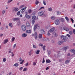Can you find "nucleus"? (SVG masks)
Here are the masks:
<instances>
[{
	"mask_svg": "<svg viewBox=\"0 0 75 75\" xmlns=\"http://www.w3.org/2000/svg\"><path fill=\"white\" fill-rule=\"evenodd\" d=\"M20 19L19 18H14L12 19L13 21H17V20H19Z\"/></svg>",
	"mask_w": 75,
	"mask_h": 75,
	"instance_id": "nucleus-9",
	"label": "nucleus"
},
{
	"mask_svg": "<svg viewBox=\"0 0 75 75\" xmlns=\"http://www.w3.org/2000/svg\"><path fill=\"white\" fill-rule=\"evenodd\" d=\"M43 14L44 13L43 12H41L38 13V15L39 16H42Z\"/></svg>",
	"mask_w": 75,
	"mask_h": 75,
	"instance_id": "nucleus-7",
	"label": "nucleus"
},
{
	"mask_svg": "<svg viewBox=\"0 0 75 75\" xmlns=\"http://www.w3.org/2000/svg\"><path fill=\"white\" fill-rule=\"evenodd\" d=\"M45 46H44L43 47V48L44 50H45Z\"/></svg>",
	"mask_w": 75,
	"mask_h": 75,
	"instance_id": "nucleus-49",
	"label": "nucleus"
},
{
	"mask_svg": "<svg viewBox=\"0 0 75 75\" xmlns=\"http://www.w3.org/2000/svg\"><path fill=\"white\" fill-rule=\"evenodd\" d=\"M44 8L43 7H42L40 8V9H39V11L40 10L42 9V8Z\"/></svg>",
	"mask_w": 75,
	"mask_h": 75,
	"instance_id": "nucleus-59",
	"label": "nucleus"
},
{
	"mask_svg": "<svg viewBox=\"0 0 75 75\" xmlns=\"http://www.w3.org/2000/svg\"><path fill=\"white\" fill-rule=\"evenodd\" d=\"M8 41V40L7 39H5L4 40L3 43L4 44H7V42Z\"/></svg>",
	"mask_w": 75,
	"mask_h": 75,
	"instance_id": "nucleus-8",
	"label": "nucleus"
},
{
	"mask_svg": "<svg viewBox=\"0 0 75 75\" xmlns=\"http://www.w3.org/2000/svg\"><path fill=\"white\" fill-rule=\"evenodd\" d=\"M63 42H62L61 41H59L58 42V44L59 45H61L62 43Z\"/></svg>",
	"mask_w": 75,
	"mask_h": 75,
	"instance_id": "nucleus-28",
	"label": "nucleus"
},
{
	"mask_svg": "<svg viewBox=\"0 0 75 75\" xmlns=\"http://www.w3.org/2000/svg\"><path fill=\"white\" fill-rule=\"evenodd\" d=\"M45 40L47 41H49V39L48 38H47Z\"/></svg>",
	"mask_w": 75,
	"mask_h": 75,
	"instance_id": "nucleus-47",
	"label": "nucleus"
},
{
	"mask_svg": "<svg viewBox=\"0 0 75 75\" xmlns=\"http://www.w3.org/2000/svg\"><path fill=\"white\" fill-rule=\"evenodd\" d=\"M21 28L23 31H25L26 30V26L24 25L22 26Z\"/></svg>",
	"mask_w": 75,
	"mask_h": 75,
	"instance_id": "nucleus-2",
	"label": "nucleus"
},
{
	"mask_svg": "<svg viewBox=\"0 0 75 75\" xmlns=\"http://www.w3.org/2000/svg\"><path fill=\"white\" fill-rule=\"evenodd\" d=\"M31 33V31L30 30H29L28 33Z\"/></svg>",
	"mask_w": 75,
	"mask_h": 75,
	"instance_id": "nucleus-64",
	"label": "nucleus"
},
{
	"mask_svg": "<svg viewBox=\"0 0 75 75\" xmlns=\"http://www.w3.org/2000/svg\"><path fill=\"white\" fill-rule=\"evenodd\" d=\"M39 3V2L37 0L35 2V4L36 5L38 4Z\"/></svg>",
	"mask_w": 75,
	"mask_h": 75,
	"instance_id": "nucleus-30",
	"label": "nucleus"
},
{
	"mask_svg": "<svg viewBox=\"0 0 75 75\" xmlns=\"http://www.w3.org/2000/svg\"><path fill=\"white\" fill-rule=\"evenodd\" d=\"M37 28H38V29H40V26L38 25V24H37Z\"/></svg>",
	"mask_w": 75,
	"mask_h": 75,
	"instance_id": "nucleus-53",
	"label": "nucleus"
},
{
	"mask_svg": "<svg viewBox=\"0 0 75 75\" xmlns=\"http://www.w3.org/2000/svg\"><path fill=\"white\" fill-rule=\"evenodd\" d=\"M37 26H38L37 24H36L34 26V30L35 31L36 30V29H37Z\"/></svg>",
	"mask_w": 75,
	"mask_h": 75,
	"instance_id": "nucleus-15",
	"label": "nucleus"
},
{
	"mask_svg": "<svg viewBox=\"0 0 75 75\" xmlns=\"http://www.w3.org/2000/svg\"><path fill=\"white\" fill-rule=\"evenodd\" d=\"M12 73L11 72H10L9 73V75H11Z\"/></svg>",
	"mask_w": 75,
	"mask_h": 75,
	"instance_id": "nucleus-63",
	"label": "nucleus"
},
{
	"mask_svg": "<svg viewBox=\"0 0 75 75\" xmlns=\"http://www.w3.org/2000/svg\"><path fill=\"white\" fill-rule=\"evenodd\" d=\"M17 14V15H18V16H19L20 14V11H18V12Z\"/></svg>",
	"mask_w": 75,
	"mask_h": 75,
	"instance_id": "nucleus-32",
	"label": "nucleus"
},
{
	"mask_svg": "<svg viewBox=\"0 0 75 75\" xmlns=\"http://www.w3.org/2000/svg\"><path fill=\"white\" fill-rule=\"evenodd\" d=\"M9 25L10 27H13V24L12 23H10L9 24Z\"/></svg>",
	"mask_w": 75,
	"mask_h": 75,
	"instance_id": "nucleus-19",
	"label": "nucleus"
},
{
	"mask_svg": "<svg viewBox=\"0 0 75 75\" xmlns=\"http://www.w3.org/2000/svg\"><path fill=\"white\" fill-rule=\"evenodd\" d=\"M55 23L56 25H58L59 24L60 22L59 20L58 19H57L55 21Z\"/></svg>",
	"mask_w": 75,
	"mask_h": 75,
	"instance_id": "nucleus-4",
	"label": "nucleus"
},
{
	"mask_svg": "<svg viewBox=\"0 0 75 75\" xmlns=\"http://www.w3.org/2000/svg\"><path fill=\"white\" fill-rule=\"evenodd\" d=\"M25 17H26L27 18H28V15L27 14H26L25 16Z\"/></svg>",
	"mask_w": 75,
	"mask_h": 75,
	"instance_id": "nucleus-33",
	"label": "nucleus"
},
{
	"mask_svg": "<svg viewBox=\"0 0 75 75\" xmlns=\"http://www.w3.org/2000/svg\"><path fill=\"white\" fill-rule=\"evenodd\" d=\"M26 27H28V22H27L26 24Z\"/></svg>",
	"mask_w": 75,
	"mask_h": 75,
	"instance_id": "nucleus-36",
	"label": "nucleus"
},
{
	"mask_svg": "<svg viewBox=\"0 0 75 75\" xmlns=\"http://www.w3.org/2000/svg\"><path fill=\"white\" fill-rule=\"evenodd\" d=\"M23 69V67H20V68L19 69V70H20V71H21L22 70V69Z\"/></svg>",
	"mask_w": 75,
	"mask_h": 75,
	"instance_id": "nucleus-45",
	"label": "nucleus"
},
{
	"mask_svg": "<svg viewBox=\"0 0 75 75\" xmlns=\"http://www.w3.org/2000/svg\"><path fill=\"white\" fill-rule=\"evenodd\" d=\"M22 61V59H21V58L20 57L19 58V61Z\"/></svg>",
	"mask_w": 75,
	"mask_h": 75,
	"instance_id": "nucleus-57",
	"label": "nucleus"
},
{
	"mask_svg": "<svg viewBox=\"0 0 75 75\" xmlns=\"http://www.w3.org/2000/svg\"><path fill=\"white\" fill-rule=\"evenodd\" d=\"M32 52H33V50H31L30 52L29 53V55H31V53H30Z\"/></svg>",
	"mask_w": 75,
	"mask_h": 75,
	"instance_id": "nucleus-42",
	"label": "nucleus"
},
{
	"mask_svg": "<svg viewBox=\"0 0 75 75\" xmlns=\"http://www.w3.org/2000/svg\"><path fill=\"white\" fill-rule=\"evenodd\" d=\"M39 45L40 46H42L43 45L41 44H39Z\"/></svg>",
	"mask_w": 75,
	"mask_h": 75,
	"instance_id": "nucleus-56",
	"label": "nucleus"
},
{
	"mask_svg": "<svg viewBox=\"0 0 75 75\" xmlns=\"http://www.w3.org/2000/svg\"><path fill=\"white\" fill-rule=\"evenodd\" d=\"M27 8V7H25V8H23L21 9V13H24V11L25 10V9Z\"/></svg>",
	"mask_w": 75,
	"mask_h": 75,
	"instance_id": "nucleus-3",
	"label": "nucleus"
},
{
	"mask_svg": "<svg viewBox=\"0 0 75 75\" xmlns=\"http://www.w3.org/2000/svg\"><path fill=\"white\" fill-rule=\"evenodd\" d=\"M73 33L74 34H75V29H73Z\"/></svg>",
	"mask_w": 75,
	"mask_h": 75,
	"instance_id": "nucleus-55",
	"label": "nucleus"
},
{
	"mask_svg": "<svg viewBox=\"0 0 75 75\" xmlns=\"http://www.w3.org/2000/svg\"><path fill=\"white\" fill-rule=\"evenodd\" d=\"M68 48H69V47L68 46H67L66 47H64L63 49V50H65V51H66V50Z\"/></svg>",
	"mask_w": 75,
	"mask_h": 75,
	"instance_id": "nucleus-16",
	"label": "nucleus"
},
{
	"mask_svg": "<svg viewBox=\"0 0 75 75\" xmlns=\"http://www.w3.org/2000/svg\"><path fill=\"white\" fill-rule=\"evenodd\" d=\"M51 19L52 20H54L55 19V17L54 16H52L51 17Z\"/></svg>",
	"mask_w": 75,
	"mask_h": 75,
	"instance_id": "nucleus-37",
	"label": "nucleus"
},
{
	"mask_svg": "<svg viewBox=\"0 0 75 75\" xmlns=\"http://www.w3.org/2000/svg\"><path fill=\"white\" fill-rule=\"evenodd\" d=\"M36 20V16H33L32 17V21L35 20Z\"/></svg>",
	"mask_w": 75,
	"mask_h": 75,
	"instance_id": "nucleus-14",
	"label": "nucleus"
},
{
	"mask_svg": "<svg viewBox=\"0 0 75 75\" xmlns=\"http://www.w3.org/2000/svg\"><path fill=\"white\" fill-rule=\"evenodd\" d=\"M49 69V67H47L46 69V70H47Z\"/></svg>",
	"mask_w": 75,
	"mask_h": 75,
	"instance_id": "nucleus-61",
	"label": "nucleus"
},
{
	"mask_svg": "<svg viewBox=\"0 0 75 75\" xmlns=\"http://www.w3.org/2000/svg\"><path fill=\"white\" fill-rule=\"evenodd\" d=\"M51 61H50V60L49 59H47L46 60V62L47 63H50L51 62Z\"/></svg>",
	"mask_w": 75,
	"mask_h": 75,
	"instance_id": "nucleus-17",
	"label": "nucleus"
},
{
	"mask_svg": "<svg viewBox=\"0 0 75 75\" xmlns=\"http://www.w3.org/2000/svg\"><path fill=\"white\" fill-rule=\"evenodd\" d=\"M43 4L44 5H46V2H45V1H43Z\"/></svg>",
	"mask_w": 75,
	"mask_h": 75,
	"instance_id": "nucleus-40",
	"label": "nucleus"
},
{
	"mask_svg": "<svg viewBox=\"0 0 75 75\" xmlns=\"http://www.w3.org/2000/svg\"><path fill=\"white\" fill-rule=\"evenodd\" d=\"M67 36L68 37H70V35L69 34H67Z\"/></svg>",
	"mask_w": 75,
	"mask_h": 75,
	"instance_id": "nucleus-60",
	"label": "nucleus"
},
{
	"mask_svg": "<svg viewBox=\"0 0 75 75\" xmlns=\"http://www.w3.org/2000/svg\"><path fill=\"white\" fill-rule=\"evenodd\" d=\"M45 62V61L44 60V59L43 58V60L42 62V63H44Z\"/></svg>",
	"mask_w": 75,
	"mask_h": 75,
	"instance_id": "nucleus-58",
	"label": "nucleus"
},
{
	"mask_svg": "<svg viewBox=\"0 0 75 75\" xmlns=\"http://www.w3.org/2000/svg\"><path fill=\"white\" fill-rule=\"evenodd\" d=\"M2 14H4L5 13V11L3 10L2 11Z\"/></svg>",
	"mask_w": 75,
	"mask_h": 75,
	"instance_id": "nucleus-52",
	"label": "nucleus"
},
{
	"mask_svg": "<svg viewBox=\"0 0 75 75\" xmlns=\"http://www.w3.org/2000/svg\"><path fill=\"white\" fill-rule=\"evenodd\" d=\"M71 20L72 21V23H74V21L72 19V18H71Z\"/></svg>",
	"mask_w": 75,
	"mask_h": 75,
	"instance_id": "nucleus-50",
	"label": "nucleus"
},
{
	"mask_svg": "<svg viewBox=\"0 0 75 75\" xmlns=\"http://www.w3.org/2000/svg\"><path fill=\"white\" fill-rule=\"evenodd\" d=\"M11 51H12V50H11V49H9V53H11Z\"/></svg>",
	"mask_w": 75,
	"mask_h": 75,
	"instance_id": "nucleus-38",
	"label": "nucleus"
},
{
	"mask_svg": "<svg viewBox=\"0 0 75 75\" xmlns=\"http://www.w3.org/2000/svg\"><path fill=\"white\" fill-rule=\"evenodd\" d=\"M70 62V60H67L65 61V64H68V63Z\"/></svg>",
	"mask_w": 75,
	"mask_h": 75,
	"instance_id": "nucleus-20",
	"label": "nucleus"
},
{
	"mask_svg": "<svg viewBox=\"0 0 75 75\" xmlns=\"http://www.w3.org/2000/svg\"><path fill=\"white\" fill-rule=\"evenodd\" d=\"M70 51L72 52H74V54H75V50H74V49H71V50H70Z\"/></svg>",
	"mask_w": 75,
	"mask_h": 75,
	"instance_id": "nucleus-22",
	"label": "nucleus"
},
{
	"mask_svg": "<svg viewBox=\"0 0 75 75\" xmlns=\"http://www.w3.org/2000/svg\"><path fill=\"white\" fill-rule=\"evenodd\" d=\"M53 34V35H54V36H57V35H56V33L55 32Z\"/></svg>",
	"mask_w": 75,
	"mask_h": 75,
	"instance_id": "nucleus-43",
	"label": "nucleus"
},
{
	"mask_svg": "<svg viewBox=\"0 0 75 75\" xmlns=\"http://www.w3.org/2000/svg\"><path fill=\"white\" fill-rule=\"evenodd\" d=\"M27 34H25V33H24L22 34V37H23V38H25V37H27Z\"/></svg>",
	"mask_w": 75,
	"mask_h": 75,
	"instance_id": "nucleus-10",
	"label": "nucleus"
},
{
	"mask_svg": "<svg viewBox=\"0 0 75 75\" xmlns=\"http://www.w3.org/2000/svg\"><path fill=\"white\" fill-rule=\"evenodd\" d=\"M32 12V11H31V9H29V10H28V13H31V12Z\"/></svg>",
	"mask_w": 75,
	"mask_h": 75,
	"instance_id": "nucleus-34",
	"label": "nucleus"
},
{
	"mask_svg": "<svg viewBox=\"0 0 75 75\" xmlns=\"http://www.w3.org/2000/svg\"><path fill=\"white\" fill-rule=\"evenodd\" d=\"M63 29L64 30L66 31L67 32H68L69 31V29L67 27H66L65 28H63Z\"/></svg>",
	"mask_w": 75,
	"mask_h": 75,
	"instance_id": "nucleus-11",
	"label": "nucleus"
},
{
	"mask_svg": "<svg viewBox=\"0 0 75 75\" xmlns=\"http://www.w3.org/2000/svg\"><path fill=\"white\" fill-rule=\"evenodd\" d=\"M33 47L34 48H37V46L34 45H33Z\"/></svg>",
	"mask_w": 75,
	"mask_h": 75,
	"instance_id": "nucleus-46",
	"label": "nucleus"
},
{
	"mask_svg": "<svg viewBox=\"0 0 75 75\" xmlns=\"http://www.w3.org/2000/svg\"><path fill=\"white\" fill-rule=\"evenodd\" d=\"M18 8L17 7H14L13 8V11L15 12H17V11H18Z\"/></svg>",
	"mask_w": 75,
	"mask_h": 75,
	"instance_id": "nucleus-5",
	"label": "nucleus"
},
{
	"mask_svg": "<svg viewBox=\"0 0 75 75\" xmlns=\"http://www.w3.org/2000/svg\"><path fill=\"white\" fill-rule=\"evenodd\" d=\"M13 0H9L8 1V2H7V3H10V2H11L12 1H13Z\"/></svg>",
	"mask_w": 75,
	"mask_h": 75,
	"instance_id": "nucleus-41",
	"label": "nucleus"
},
{
	"mask_svg": "<svg viewBox=\"0 0 75 75\" xmlns=\"http://www.w3.org/2000/svg\"><path fill=\"white\" fill-rule=\"evenodd\" d=\"M27 68H24L23 69V71H27Z\"/></svg>",
	"mask_w": 75,
	"mask_h": 75,
	"instance_id": "nucleus-29",
	"label": "nucleus"
},
{
	"mask_svg": "<svg viewBox=\"0 0 75 75\" xmlns=\"http://www.w3.org/2000/svg\"><path fill=\"white\" fill-rule=\"evenodd\" d=\"M34 65H36V63L35 62H34L33 64Z\"/></svg>",
	"mask_w": 75,
	"mask_h": 75,
	"instance_id": "nucleus-62",
	"label": "nucleus"
},
{
	"mask_svg": "<svg viewBox=\"0 0 75 75\" xmlns=\"http://www.w3.org/2000/svg\"><path fill=\"white\" fill-rule=\"evenodd\" d=\"M61 38L63 40H64V41H63L64 42H66V40L68 38L67 37L63 35H62L61 36Z\"/></svg>",
	"mask_w": 75,
	"mask_h": 75,
	"instance_id": "nucleus-1",
	"label": "nucleus"
},
{
	"mask_svg": "<svg viewBox=\"0 0 75 75\" xmlns=\"http://www.w3.org/2000/svg\"><path fill=\"white\" fill-rule=\"evenodd\" d=\"M13 66L14 67H18V63H16L15 64H14Z\"/></svg>",
	"mask_w": 75,
	"mask_h": 75,
	"instance_id": "nucleus-18",
	"label": "nucleus"
},
{
	"mask_svg": "<svg viewBox=\"0 0 75 75\" xmlns=\"http://www.w3.org/2000/svg\"><path fill=\"white\" fill-rule=\"evenodd\" d=\"M66 20L67 21V22H69V18L67 17H65Z\"/></svg>",
	"mask_w": 75,
	"mask_h": 75,
	"instance_id": "nucleus-25",
	"label": "nucleus"
},
{
	"mask_svg": "<svg viewBox=\"0 0 75 75\" xmlns=\"http://www.w3.org/2000/svg\"><path fill=\"white\" fill-rule=\"evenodd\" d=\"M48 10L49 11H51L52 10V8H49L48 9Z\"/></svg>",
	"mask_w": 75,
	"mask_h": 75,
	"instance_id": "nucleus-39",
	"label": "nucleus"
},
{
	"mask_svg": "<svg viewBox=\"0 0 75 75\" xmlns=\"http://www.w3.org/2000/svg\"><path fill=\"white\" fill-rule=\"evenodd\" d=\"M69 34H70V35H71L72 34L73 32L72 31H70L69 32Z\"/></svg>",
	"mask_w": 75,
	"mask_h": 75,
	"instance_id": "nucleus-31",
	"label": "nucleus"
},
{
	"mask_svg": "<svg viewBox=\"0 0 75 75\" xmlns=\"http://www.w3.org/2000/svg\"><path fill=\"white\" fill-rule=\"evenodd\" d=\"M15 38L13 37L11 39V41L12 42H13V41H14V40H15Z\"/></svg>",
	"mask_w": 75,
	"mask_h": 75,
	"instance_id": "nucleus-24",
	"label": "nucleus"
},
{
	"mask_svg": "<svg viewBox=\"0 0 75 75\" xmlns=\"http://www.w3.org/2000/svg\"><path fill=\"white\" fill-rule=\"evenodd\" d=\"M32 21L33 24L34 25V23H35V20Z\"/></svg>",
	"mask_w": 75,
	"mask_h": 75,
	"instance_id": "nucleus-44",
	"label": "nucleus"
},
{
	"mask_svg": "<svg viewBox=\"0 0 75 75\" xmlns=\"http://www.w3.org/2000/svg\"><path fill=\"white\" fill-rule=\"evenodd\" d=\"M40 32L42 34H44L45 33V32L43 30H41Z\"/></svg>",
	"mask_w": 75,
	"mask_h": 75,
	"instance_id": "nucleus-12",
	"label": "nucleus"
},
{
	"mask_svg": "<svg viewBox=\"0 0 75 75\" xmlns=\"http://www.w3.org/2000/svg\"><path fill=\"white\" fill-rule=\"evenodd\" d=\"M55 29V28H52L50 29V32L51 33L53 32Z\"/></svg>",
	"mask_w": 75,
	"mask_h": 75,
	"instance_id": "nucleus-13",
	"label": "nucleus"
},
{
	"mask_svg": "<svg viewBox=\"0 0 75 75\" xmlns=\"http://www.w3.org/2000/svg\"><path fill=\"white\" fill-rule=\"evenodd\" d=\"M3 61L4 62H5L6 61V58H4L3 59Z\"/></svg>",
	"mask_w": 75,
	"mask_h": 75,
	"instance_id": "nucleus-27",
	"label": "nucleus"
},
{
	"mask_svg": "<svg viewBox=\"0 0 75 75\" xmlns=\"http://www.w3.org/2000/svg\"><path fill=\"white\" fill-rule=\"evenodd\" d=\"M42 35L40 34H39V38H42Z\"/></svg>",
	"mask_w": 75,
	"mask_h": 75,
	"instance_id": "nucleus-23",
	"label": "nucleus"
},
{
	"mask_svg": "<svg viewBox=\"0 0 75 75\" xmlns=\"http://www.w3.org/2000/svg\"><path fill=\"white\" fill-rule=\"evenodd\" d=\"M40 51L39 50H37L36 51V54H39V53H40Z\"/></svg>",
	"mask_w": 75,
	"mask_h": 75,
	"instance_id": "nucleus-21",
	"label": "nucleus"
},
{
	"mask_svg": "<svg viewBox=\"0 0 75 75\" xmlns=\"http://www.w3.org/2000/svg\"><path fill=\"white\" fill-rule=\"evenodd\" d=\"M35 38L36 40H37L38 38V35H37V32H35Z\"/></svg>",
	"mask_w": 75,
	"mask_h": 75,
	"instance_id": "nucleus-6",
	"label": "nucleus"
},
{
	"mask_svg": "<svg viewBox=\"0 0 75 75\" xmlns=\"http://www.w3.org/2000/svg\"><path fill=\"white\" fill-rule=\"evenodd\" d=\"M16 46V44H15L13 45V48H15Z\"/></svg>",
	"mask_w": 75,
	"mask_h": 75,
	"instance_id": "nucleus-54",
	"label": "nucleus"
},
{
	"mask_svg": "<svg viewBox=\"0 0 75 75\" xmlns=\"http://www.w3.org/2000/svg\"><path fill=\"white\" fill-rule=\"evenodd\" d=\"M60 20L62 22H64V19L63 18H61L60 19Z\"/></svg>",
	"mask_w": 75,
	"mask_h": 75,
	"instance_id": "nucleus-26",
	"label": "nucleus"
},
{
	"mask_svg": "<svg viewBox=\"0 0 75 75\" xmlns=\"http://www.w3.org/2000/svg\"><path fill=\"white\" fill-rule=\"evenodd\" d=\"M24 60H22V62H21L20 63V64H23V62H24Z\"/></svg>",
	"mask_w": 75,
	"mask_h": 75,
	"instance_id": "nucleus-35",
	"label": "nucleus"
},
{
	"mask_svg": "<svg viewBox=\"0 0 75 75\" xmlns=\"http://www.w3.org/2000/svg\"><path fill=\"white\" fill-rule=\"evenodd\" d=\"M28 62H27V63L26 64H25V65L26 67H27V66H28Z\"/></svg>",
	"mask_w": 75,
	"mask_h": 75,
	"instance_id": "nucleus-51",
	"label": "nucleus"
},
{
	"mask_svg": "<svg viewBox=\"0 0 75 75\" xmlns=\"http://www.w3.org/2000/svg\"><path fill=\"white\" fill-rule=\"evenodd\" d=\"M59 62H62L63 61V59H59Z\"/></svg>",
	"mask_w": 75,
	"mask_h": 75,
	"instance_id": "nucleus-48",
	"label": "nucleus"
}]
</instances>
